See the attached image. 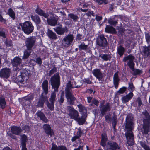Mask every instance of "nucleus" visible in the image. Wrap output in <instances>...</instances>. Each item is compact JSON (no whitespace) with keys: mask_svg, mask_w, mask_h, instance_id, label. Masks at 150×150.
<instances>
[{"mask_svg":"<svg viewBox=\"0 0 150 150\" xmlns=\"http://www.w3.org/2000/svg\"><path fill=\"white\" fill-rule=\"evenodd\" d=\"M134 123L132 120L127 121L125 125L126 132L125 134L126 136L127 144L129 146L133 145L134 143V135L132 130L134 128Z\"/></svg>","mask_w":150,"mask_h":150,"instance_id":"nucleus-1","label":"nucleus"},{"mask_svg":"<svg viewBox=\"0 0 150 150\" xmlns=\"http://www.w3.org/2000/svg\"><path fill=\"white\" fill-rule=\"evenodd\" d=\"M50 81L52 87L54 90V92L51 93L49 101L50 102L54 103L56 100V93L55 92L58 91V88L60 85L59 74L58 73L55 74L51 77Z\"/></svg>","mask_w":150,"mask_h":150,"instance_id":"nucleus-2","label":"nucleus"},{"mask_svg":"<svg viewBox=\"0 0 150 150\" xmlns=\"http://www.w3.org/2000/svg\"><path fill=\"white\" fill-rule=\"evenodd\" d=\"M80 86H77L74 87L72 86L71 81H69L67 85V87L65 89V94L67 101L69 104L72 105L74 104V101L76 100V98L71 94V89L74 87L75 88L80 87Z\"/></svg>","mask_w":150,"mask_h":150,"instance_id":"nucleus-3","label":"nucleus"},{"mask_svg":"<svg viewBox=\"0 0 150 150\" xmlns=\"http://www.w3.org/2000/svg\"><path fill=\"white\" fill-rule=\"evenodd\" d=\"M142 117L144 125V133L147 134L150 130V116L147 112L145 111L143 112Z\"/></svg>","mask_w":150,"mask_h":150,"instance_id":"nucleus-4","label":"nucleus"},{"mask_svg":"<svg viewBox=\"0 0 150 150\" xmlns=\"http://www.w3.org/2000/svg\"><path fill=\"white\" fill-rule=\"evenodd\" d=\"M134 57L131 55H129L128 56L124 58L123 61L126 62L128 60L127 63L128 65L130 68L133 71V74L135 75L140 74L141 73V71L137 69H134V64L133 62Z\"/></svg>","mask_w":150,"mask_h":150,"instance_id":"nucleus-5","label":"nucleus"},{"mask_svg":"<svg viewBox=\"0 0 150 150\" xmlns=\"http://www.w3.org/2000/svg\"><path fill=\"white\" fill-rule=\"evenodd\" d=\"M77 106L79 109V112H81L82 115L81 117H77L75 120L80 125H82L85 123L86 121L87 112V110L86 108L82 105H79Z\"/></svg>","mask_w":150,"mask_h":150,"instance_id":"nucleus-6","label":"nucleus"},{"mask_svg":"<svg viewBox=\"0 0 150 150\" xmlns=\"http://www.w3.org/2000/svg\"><path fill=\"white\" fill-rule=\"evenodd\" d=\"M22 30L24 33L28 35L31 33L34 30V27L30 22L26 21L21 24Z\"/></svg>","mask_w":150,"mask_h":150,"instance_id":"nucleus-7","label":"nucleus"},{"mask_svg":"<svg viewBox=\"0 0 150 150\" xmlns=\"http://www.w3.org/2000/svg\"><path fill=\"white\" fill-rule=\"evenodd\" d=\"M74 40V36L72 34H68L65 36L62 41V45L65 48H67L72 43Z\"/></svg>","mask_w":150,"mask_h":150,"instance_id":"nucleus-8","label":"nucleus"},{"mask_svg":"<svg viewBox=\"0 0 150 150\" xmlns=\"http://www.w3.org/2000/svg\"><path fill=\"white\" fill-rule=\"evenodd\" d=\"M36 42V38L35 37L32 36L27 38L26 39L25 46L27 49H31L34 45Z\"/></svg>","mask_w":150,"mask_h":150,"instance_id":"nucleus-9","label":"nucleus"},{"mask_svg":"<svg viewBox=\"0 0 150 150\" xmlns=\"http://www.w3.org/2000/svg\"><path fill=\"white\" fill-rule=\"evenodd\" d=\"M92 73L94 75L99 81H103V80L104 74L98 69H95L92 71Z\"/></svg>","mask_w":150,"mask_h":150,"instance_id":"nucleus-10","label":"nucleus"},{"mask_svg":"<svg viewBox=\"0 0 150 150\" xmlns=\"http://www.w3.org/2000/svg\"><path fill=\"white\" fill-rule=\"evenodd\" d=\"M120 148V147L115 142L110 141L108 142L106 150H116Z\"/></svg>","mask_w":150,"mask_h":150,"instance_id":"nucleus-11","label":"nucleus"},{"mask_svg":"<svg viewBox=\"0 0 150 150\" xmlns=\"http://www.w3.org/2000/svg\"><path fill=\"white\" fill-rule=\"evenodd\" d=\"M11 73V70L9 68H4L0 71V76L2 78H7L8 77Z\"/></svg>","mask_w":150,"mask_h":150,"instance_id":"nucleus-12","label":"nucleus"},{"mask_svg":"<svg viewBox=\"0 0 150 150\" xmlns=\"http://www.w3.org/2000/svg\"><path fill=\"white\" fill-rule=\"evenodd\" d=\"M69 115L70 118L76 120L79 116L78 111L71 107H69Z\"/></svg>","mask_w":150,"mask_h":150,"instance_id":"nucleus-13","label":"nucleus"},{"mask_svg":"<svg viewBox=\"0 0 150 150\" xmlns=\"http://www.w3.org/2000/svg\"><path fill=\"white\" fill-rule=\"evenodd\" d=\"M97 44L100 46L105 47L107 44L106 39L103 35H100L97 42Z\"/></svg>","mask_w":150,"mask_h":150,"instance_id":"nucleus-14","label":"nucleus"},{"mask_svg":"<svg viewBox=\"0 0 150 150\" xmlns=\"http://www.w3.org/2000/svg\"><path fill=\"white\" fill-rule=\"evenodd\" d=\"M43 128L45 132L48 135H50V137L53 135L54 133L49 125L47 124H44L43 126Z\"/></svg>","mask_w":150,"mask_h":150,"instance_id":"nucleus-15","label":"nucleus"},{"mask_svg":"<svg viewBox=\"0 0 150 150\" xmlns=\"http://www.w3.org/2000/svg\"><path fill=\"white\" fill-rule=\"evenodd\" d=\"M66 29V28H62V25L54 28V31L57 34L59 35L64 34V33Z\"/></svg>","mask_w":150,"mask_h":150,"instance_id":"nucleus-16","label":"nucleus"},{"mask_svg":"<svg viewBox=\"0 0 150 150\" xmlns=\"http://www.w3.org/2000/svg\"><path fill=\"white\" fill-rule=\"evenodd\" d=\"M42 86L43 92L42 93L44 94V95H46L47 94L48 92V81L47 80H45L42 82Z\"/></svg>","mask_w":150,"mask_h":150,"instance_id":"nucleus-17","label":"nucleus"},{"mask_svg":"<svg viewBox=\"0 0 150 150\" xmlns=\"http://www.w3.org/2000/svg\"><path fill=\"white\" fill-rule=\"evenodd\" d=\"M47 100V97L46 96L43 95V93H42L38 103V106L41 107H43L45 101Z\"/></svg>","mask_w":150,"mask_h":150,"instance_id":"nucleus-18","label":"nucleus"},{"mask_svg":"<svg viewBox=\"0 0 150 150\" xmlns=\"http://www.w3.org/2000/svg\"><path fill=\"white\" fill-rule=\"evenodd\" d=\"M101 114L102 115H103L105 114L107 111H110V109L109 105V103H108L103 106L101 105Z\"/></svg>","mask_w":150,"mask_h":150,"instance_id":"nucleus-19","label":"nucleus"},{"mask_svg":"<svg viewBox=\"0 0 150 150\" xmlns=\"http://www.w3.org/2000/svg\"><path fill=\"white\" fill-rule=\"evenodd\" d=\"M133 96V93L130 92L127 95L123 97L122 98V100L123 102H127L132 98Z\"/></svg>","mask_w":150,"mask_h":150,"instance_id":"nucleus-20","label":"nucleus"},{"mask_svg":"<svg viewBox=\"0 0 150 150\" xmlns=\"http://www.w3.org/2000/svg\"><path fill=\"white\" fill-rule=\"evenodd\" d=\"M113 79L115 87L116 89H117L118 88V82L119 81L118 72H116L114 74Z\"/></svg>","mask_w":150,"mask_h":150,"instance_id":"nucleus-21","label":"nucleus"},{"mask_svg":"<svg viewBox=\"0 0 150 150\" xmlns=\"http://www.w3.org/2000/svg\"><path fill=\"white\" fill-rule=\"evenodd\" d=\"M47 18L48 24L53 26H55L57 24L58 19V17H53L51 19H49Z\"/></svg>","mask_w":150,"mask_h":150,"instance_id":"nucleus-22","label":"nucleus"},{"mask_svg":"<svg viewBox=\"0 0 150 150\" xmlns=\"http://www.w3.org/2000/svg\"><path fill=\"white\" fill-rule=\"evenodd\" d=\"M22 60L21 59L18 57H15L12 62V64L13 66L18 67L21 63Z\"/></svg>","mask_w":150,"mask_h":150,"instance_id":"nucleus-23","label":"nucleus"},{"mask_svg":"<svg viewBox=\"0 0 150 150\" xmlns=\"http://www.w3.org/2000/svg\"><path fill=\"white\" fill-rule=\"evenodd\" d=\"M36 114L40 118L41 120L47 123L48 122V120L45 116L44 114L41 111H39L37 112Z\"/></svg>","mask_w":150,"mask_h":150,"instance_id":"nucleus-24","label":"nucleus"},{"mask_svg":"<svg viewBox=\"0 0 150 150\" xmlns=\"http://www.w3.org/2000/svg\"><path fill=\"white\" fill-rule=\"evenodd\" d=\"M47 35L50 38L55 40L57 38V35L56 33L50 30H48Z\"/></svg>","mask_w":150,"mask_h":150,"instance_id":"nucleus-25","label":"nucleus"},{"mask_svg":"<svg viewBox=\"0 0 150 150\" xmlns=\"http://www.w3.org/2000/svg\"><path fill=\"white\" fill-rule=\"evenodd\" d=\"M105 32L111 33H116L115 29L111 26L107 25L105 28Z\"/></svg>","mask_w":150,"mask_h":150,"instance_id":"nucleus-26","label":"nucleus"},{"mask_svg":"<svg viewBox=\"0 0 150 150\" xmlns=\"http://www.w3.org/2000/svg\"><path fill=\"white\" fill-rule=\"evenodd\" d=\"M35 11L38 14L43 16L45 18H48L49 15L47 14H46L41 9L38 8L35 10Z\"/></svg>","mask_w":150,"mask_h":150,"instance_id":"nucleus-27","label":"nucleus"},{"mask_svg":"<svg viewBox=\"0 0 150 150\" xmlns=\"http://www.w3.org/2000/svg\"><path fill=\"white\" fill-rule=\"evenodd\" d=\"M12 132L16 135L18 134L21 132L20 128L17 126H13L11 128Z\"/></svg>","mask_w":150,"mask_h":150,"instance_id":"nucleus-28","label":"nucleus"},{"mask_svg":"<svg viewBox=\"0 0 150 150\" xmlns=\"http://www.w3.org/2000/svg\"><path fill=\"white\" fill-rule=\"evenodd\" d=\"M102 139L101 142V145L104 147L106 144L108 138L106 134L105 133H103L102 134Z\"/></svg>","mask_w":150,"mask_h":150,"instance_id":"nucleus-29","label":"nucleus"},{"mask_svg":"<svg viewBox=\"0 0 150 150\" xmlns=\"http://www.w3.org/2000/svg\"><path fill=\"white\" fill-rule=\"evenodd\" d=\"M51 150H67V149L65 147L60 146L58 147L56 145L52 144Z\"/></svg>","mask_w":150,"mask_h":150,"instance_id":"nucleus-30","label":"nucleus"},{"mask_svg":"<svg viewBox=\"0 0 150 150\" xmlns=\"http://www.w3.org/2000/svg\"><path fill=\"white\" fill-rule=\"evenodd\" d=\"M143 52L146 55L148 56L150 54V45L147 47H144Z\"/></svg>","mask_w":150,"mask_h":150,"instance_id":"nucleus-31","label":"nucleus"},{"mask_svg":"<svg viewBox=\"0 0 150 150\" xmlns=\"http://www.w3.org/2000/svg\"><path fill=\"white\" fill-rule=\"evenodd\" d=\"M6 102L4 97H0V107L4 109L5 107Z\"/></svg>","mask_w":150,"mask_h":150,"instance_id":"nucleus-32","label":"nucleus"},{"mask_svg":"<svg viewBox=\"0 0 150 150\" xmlns=\"http://www.w3.org/2000/svg\"><path fill=\"white\" fill-rule=\"evenodd\" d=\"M125 52V49L121 46H120L117 48V52L119 55L121 56L123 55Z\"/></svg>","mask_w":150,"mask_h":150,"instance_id":"nucleus-33","label":"nucleus"},{"mask_svg":"<svg viewBox=\"0 0 150 150\" xmlns=\"http://www.w3.org/2000/svg\"><path fill=\"white\" fill-rule=\"evenodd\" d=\"M68 17L69 19H72L74 21H77L79 18L78 16L76 14L70 13L68 14Z\"/></svg>","mask_w":150,"mask_h":150,"instance_id":"nucleus-34","label":"nucleus"},{"mask_svg":"<svg viewBox=\"0 0 150 150\" xmlns=\"http://www.w3.org/2000/svg\"><path fill=\"white\" fill-rule=\"evenodd\" d=\"M31 53V49H27L25 50L24 52V55L23 57V59H25L28 58Z\"/></svg>","mask_w":150,"mask_h":150,"instance_id":"nucleus-35","label":"nucleus"},{"mask_svg":"<svg viewBox=\"0 0 150 150\" xmlns=\"http://www.w3.org/2000/svg\"><path fill=\"white\" fill-rule=\"evenodd\" d=\"M27 139V137L25 135H23L22 137V140L21 142V146L22 148L23 147V146H25V147H26V142Z\"/></svg>","mask_w":150,"mask_h":150,"instance_id":"nucleus-36","label":"nucleus"},{"mask_svg":"<svg viewBox=\"0 0 150 150\" xmlns=\"http://www.w3.org/2000/svg\"><path fill=\"white\" fill-rule=\"evenodd\" d=\"M31 18L35 22L36 24L38 25L40 23L41 21L40 18L38 16H32Z\"/></svg>","mask_w":150,"mask_h":150,"instance_id":"nucleus-37","label":"nucleus"},{"mask_svg":"<svg viewBox=\"0 0 150 150\" xmlns=\"http://www.w3.org/2000/svg\"><path fill=\"white\" fill-rule=\"evenodd\" d=\"M8 13L11 18L13 19H14L15 17V13L10 8L8 9Z\"/></svg>","mask_w":150,"mask_h":150,"instance_id":"nucleus-38","label":"nucleus"},{"mask_svg":"<svg viewBox=\"0 0 150 150\" xmlns=\"http://www.w3.org/2000/svg\"><path fill=\"white\" fill-rule=\"evenodd\" d=\"M99 57L105 61H108L110 59L109 56L106 54H101L100 55Z\"/></svg>","mask_w":150,"mask_h":150,"instance_id":"nucleus-39","label":"nucleus"},{"mask_svg":"<svg viewBox=\"0 0 150 150\" xmlns=\"http://www.w3.org/2000/svg\"><path fill=\"white\" fill-rule=\"evenodd\" d=\"M139 143L141 146L143 147L145 150H150V148L148 146L145 142L140 141Z\"/></svg>","mask_w":150,"mask_h":150,"instance_id":"nucleus-40","label":"nucleus"},{"mask_svg":"<svg viewBox=\"0 0 150 150\" xmlns=\"http://www.w3.org/2000/svg\"><path fill=\"white\" fill-rule=\"evenodd\" d=\"M47 102V105L48 108L51 110H53L54 109V103L50 102V103L48 100Z\"/></svg>","mask_w":150,"mask_h":150,"instance_id":"nucleus-41","label":"nucleus"},{"mask_svg":"<svg viewBox=\"0 0 150 150\" xmlns=\"http://www.w3.org/2000/svg\"><path fill=\"white\" fill-rule=\"evenodd\" d=\"M98 4L100 5L103 4H107L108 3V0H94Z\"/></svg>","mask_w":150,"mask_h":150,"instance_id":"nucleus-42","label":"nucleus"},{"mask_svg":"<svg viewBox=\"0 0 150 150\" xmlns=\"http://www.w3.org/2000/svg\"><path fill=\"white\" fill-rule=\"evenodd\" d=\"M78 47L80 50H86L88 47V45H85L84 43H82L79 45Z\"/></svg>","mask_w":150,"mask_h":150,"instance_id":"nucleus-43","label":"nucleus"},{"mask_svg":"<svg viewBox=\"0 0 150 150\" xmlns=\"http://www.w3.org/2000/svg\"><path fill=\"white\" fill-rule=\"evenodd\" d=\"M129 90L130 92H132L134 90V87L133 84V83L132 82H129Z\"/></svg>","mask_w":150,"mask_h":150,"instance_id":"nucleus-44","label":"nucleus"},{"mask_svg":"<svg viewBox=\"0 0 150 150\" xmlns=\"http://www.w3.org/2000/svg\"><path fill=\"white\" fill-rule=\"evenodd\" d=\"M145 34L146 41L148 43H149L150 42V35L146 32H145Z\"/></svg>","mask_w":150,"mask_h":150,"instance_id":"nucleus-45","label":"nucleus"},{"mask_svg":"<svg viewBox=\"0 0 150 150\" xmlns=\"http://www.w3.org/2000/svg\"><path fill=\"white\" fill-rule=\"evenodd\" d=\"M57 69L55 67H54L49 71L48 74L49 76H51L54 72H55L57 71Z\"/></svg>","mask_w":150,"mask_h":150,"instance_id":"nucleus-46","label":"nucleus"},{"mask_svg":"<svg viewBox=\"0 0 150 150\" xmlns=\"http://www.w3.org/2000/svg\"><path fill=\"white\" fill-rule=\"evenodd\" d=\"M126 88L125 87H123L120 88L118 91V92L120 94H123L126 90Z\"/></svg>","mask_w":150,"mask_h":150,"instance_id":"nucleus-47","label":"nucleus"},{"mask_svg":"<svg viewBox=\"0 0 150 150\" xmlns=\"http://www.w3.org/2000/svg\"><path fill=\"white\" fill-rule=\"evenodd\" d=\"M23 75L22 74L18 76V81L22 82L24 81V79L23 77Z\"/></svg>","mask_w":150,"mask_h":150,"instance_id":"nucleus-48","label":"nucleus"},{"mask_svg":"<svg viewBox=\"0 0 150 150\" xmlns=\"http://www.w3.org/2000/svg\"><path fill=\"white\" fill-rule=\"evenodd\" d=\"M117 122V119L115 117H114L112 118V123L113 126L114 127L115 125H116Z\"/></svg>","mask_w":150,"mask_h":150,"instance_id":"nucleus-49","label":"nucleus"},{"mask_svg":"<svg viewBox=\"0 0 150 150\" xmlns=\"http://www.w3.org/2000/svg\"><path fill=\"white\" fill-rule=\"evenodd\" d=\"M109 23L110 24L113 25L117 23V22L116 21H113L112 19H111L109 21Z\"/></svg>","mask_w":150,"mask_h":150,"instance_id":"nucleus-50","label":"nucleus"},{"mask_svg":"<svg viewBox=\"0 0 150 150\" xmlns=\"http://www.w3.org/2000/svg\"><path fill=\"white\" fill-rule=\"evenodd\" d=\"M33 98V96L32 95H30V96H28L26 97H25L24 99L26 100H32Z\"/></svg>","mask_w":150,"mask_h":150,"instance_id":"nucleus-51","label":"nucleus"},{"mask_svg":"<svg viewBox=\"0 0 150 150\" xmlns=\"http://www.w3.org/2000/svg\"><path fill=\"white\" fill-rule=\"evenodd\" d=\"M36 62L39 64H42V61L41 59L40 58H38L36 59Z\"/></svg>","mask_w":150,"mask_h":150,"instance_id":"nucleus-52","label":"nucleus"},{"mask_svg":"<svg viewBox=\"0 0 150 150\" xmlns=\"http://www.w3.org/2000/svg\"><path fill=\"white\" fill-rule=\"evenodd\" d=\"M86 14L88 16H90L92 15L93 16H94V14L92 11H89L88 13H86Z\"/></svg>","mask_w":150,"mask_h":150,"instance_id":"nucleus-53","label":"nucleus"},{"mask_svg":"<svg viewBox=\"0 0 150 150\" xmlns=\"http://www.w3.org/2000/svg\"><path fill=\"white\" fill-rule=\"evenodd\" d=\"M95 18L96 21H98L102 20V17L101 16H100L96 15V16Z\"/></svg>","mask_w":150,"mask_h":150,"instance_id":"nucleus-54","label":"nucleus"},{"mask_svg":"<svg viewBox=\"0 0 150 150\" xmlns=\"http://www.w3.org/2000/svg\"><path fill=\"white\" fill-rule=\"evenodd\" d=\"M79 137V136L78 135L74 136L72 138L71 140L72 142L74 141Z\"/></svg>","mask_w":150,"mask_h":150,"instance_id":"nucleus-55","label":"nucleus"},{"mask_svg":"<svg viewBox=\"0 0 150 150\" xmlns=\"http://www.w3.org/2000/svg\"><path fill=\"white\" fill-rule=\"evenodd\" d=\"M93 103L96 106H98V105L99 102L97 100L94 99L93 101Z\"/></svg>","mask_w":150,"mask_h":150,"instance_id":"nucleus-56","label":"nucleus"},{"mask_svg":"<svg viewBox=\"0 0 150 150\" xmlns=\"http://www.w3.org/2000/svg\"><path fill=\"white\" fill-rule=\"evenodd\" d=\"M0 21L4 23H5L6 22L5 20L3 18L1 14H0Z\"/></svg>","mask_w":150,"mask_h":150,"instance_id":"nucleus-57","label":"nucleus"},{"mask_svg":"<svg viewBox=\"0 0 150 150\" xmlns=\"http://www.w3.org/2000/svg\"><path fill=\"white\" fill-rule=\"evenodd\" d=\"M84 81L87 83H91V81L89 79H84Z\"/></svg>","mask_w":150,"mask_h":150,"instance_id":"nucleus-58","label":"nucleus"},{"mask_svg":"<svg viewBox=\"0 0 150 150\" xmlns=\"http://www.w3.org/2000/svg\"><path fill=\"white\" fill-rule=\"evenodd\" d=\"M64 99L63 96L62 94L60 97V102L62 103L64 101Z\"/></svg>","mask_w":150,"mask_h":150,"instance_id":"nucleus-59","label":"nucleus"},{"mask_svg":"<svg viewBox=\"0 0 150 150\" xmlns=\"http://www.w3.org/2000/svg\"><path fill=\"white\" fill-rule=\"evenodd\" d=\"M0 36L4 38H5L6 37L5 34L4 32H0Z\"/></svg>","mask_w":150,"mask_h":150,"instance_id":"nucleus-60","label":"nucleus"},{"mask_svg":"<svg viewBox=\"0 0 150 150\" xmlns=\"http://www.w3.org/2000/svg\"><path fill=\"white\" fill-rule=\"evenodd\" d=\"M2 150H12V149H10L8 147H4Z\"/></svg>","mask_w":150,"mask_h":150,"instance_id":"nucleus-61","label":"nucleus"},{"mask_svg":"<svg viewBox=\"0 0 150 150\" xmlns=\"http://www.w3.org/2000/svg\"><path fill=\"white\" fill-rule=\"evenodd\" d=\"M92 99V98L91 97H87L88 101L89 103L91 102Z\"/></svg>","mask_w":150,"mask_h":150,"instance_id":"nucleus-62","label":"nucleus"},{"mask_svg":"<svg viewBox=\"0 0 150 150\" xmlns=\"http://www.w3.org/2000/svg\"><path fill=\"white\" fill-rule=\"evenodd\" d=\"M83 147L80 146L78 148L75 149L74 150H80V149H81V150H83Z\"/></svg>","mask_w":150,"mask_h":150,"instance_id":"nucleus-63","label":"nucleus"},{"mask_svg":"<svg viewBox=\"0 0 150 150\" xmlns=\"http://www.w3.org/2000/svg\"><path fill=\"white\" fill-rule=\"evenodd\" d=\"M81 131L79 129L77 132V134L78 136H79V137L80 136V134H81Z\"/></svg>","mask_w":150,"mask_h":150,"instance_id":"nucleus-64","label":"nucleus"}]
</instances>
